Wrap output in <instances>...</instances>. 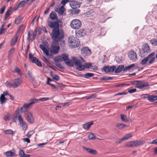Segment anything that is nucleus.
<instances>
[{
  "instance_id": "c9c22d12",
  "label": "nucleus",
  "mask_w": 157,
  "mask_h": 157,
  "mask_svg": "<svg viewBox=\"0 0 157 157\" xmlns=\"http://www.w3.org/2000/svg\"><path fill=\"white\" fill-rule=\"evenodd\" d=\"M11 12V10H8L6 11L4 18V20L6 21V20L7 18L10 15Z\"/></svg>"
},
{
  "instance_id": "e2e57ef3",
  "label": "nucleus",
  "mask_w": 157,
  "mask_h": 157,
  "mask_svg": "<svg viewBox=\"0 0 157 157\" xmlns=\"http://www.w3.org/2000/svg\"><path fill=\"white\" fill-rule=\"evenodd\" d=\"M49 98H40L38 99L39 101H44L49 100Z\"/></svg>"
},
{
  "instance_id": "f704fd0d",
  "label": "nucleus",
  "mask_w": 157,
  "mask_h": 157,
  "mask_svg": "<svg viewBox=\"0 0 157 157\" xmlns=\"http://www.w3.org/2000/svg\"><path fill=\"white\" fill-rule=\"evenodd\" d=\"M12 72L14 73H17L18 75H21V70L17 67H15L14 69L12 71Z\"/></svg>"
},
{
  "instance_id": "ddd939ff",
  "label": "nucleus",
  "mask_w": 157,
  "mask_h": 157,
  "mask_svg": "<svg viewBox=\"0 0 157 157\" xmlns=\"http://www.w3.org/2000/svg\"><path fill=\"white\" fill-rule=\"evenodd\" d=\"M128 56L131 60L135 61L137 59V55L136 53L133 50L129 52Z\"/></svg>"
},
{
  "instance_id": "13d9d810",
  "label": "nucleus",
  "mask_w": 157,
  "mask_h": 157,
  "mask_svg": "<svg viewBox=\"0 0 157 157\" xmlns=\"http://www.w3.org/2000/svg\"><path fill=\"white\" fill-rule=\"evenodd\" d=\"M21 21V17H18L16 19L15 21V23L16 24H18Z\"/></svg>"
},
{
  "instance_id": "4d7b16f0",
  "label": "nucleus",
  "mask_w": 157,
  "mask_h": 157,
  "mask_svg": "<svg viewBox=\"0 0 157 157\" xmlns=\"http://www.w3.org/2000/svg\"><path fill=\"white\" fill-rule=\"evenodd\" d=\"M28 36H27V40L29 41H31L32 38H31L32 34H31V32L29 31L28 32Z\"/></svg>"
},
{
  "instance_id": "2eb2a0df",
  "label": "nucleus",
  "mask_w": 157,
  "mask_h": 157,
  "mask_svg": "<svg viewBox=\"0 0 157 157\" xmlns=\"http://www.w3.org/2000/svg\"><path fill=\"white\" fill-rule=\"evenodd\" d=\"M155 53L154 52L151 53L146 58L148 59V63L151 64L155 61V58L154 57Z\"/></svg>"
},
{
  "instance_id": "a18cd8bd",
  "label": "nucleus",
  "mask_w": 157,
  "mask_h": 157,
  "mask_svg": "<svg viewBox=\"0 0 157 157\" xmlns=\"http://www.w3.org/2000/svg\"><path fill=\"white\" fill-rule=\"evenodd\" d=\"M38 17L37 16H35L32 21L31 24H32V25H33L35 22L37 23L38 21Z\"/></svg>"
},
{
  "instance_id": "37998d69",
  "label": "nucleus",
  "mask_w": 157,
  "mask_h": 157,
  "mask_svg": "<svg viewBox=\"0 0 157 157\" xmlns=\"http://www.w3.org/2000/svg\"><path fill=\"white\" fill-rule=\"evenodd\" d=\"M141 64L142 65H145L146 64L147 65H149L148 63V59H147L146 57L142 61Z\"/></svg>"
},
{
  "instance_id": "72a5a7b5",
  "label": "nucleus",
  "mask_w": 157,
  "mask_h": 157,
  "mask_svg": "<svg viewBox=\"0 0 157 157\" xmlns=\"http://www.w3.org/2000/svg\"><path fill=\"white\" fill-rule=\"evenodd\" d=\"M63 61L62 55L56 57L54 59V61L56 63L62 62Z\"/></svg>"
},
{
  "instance_id": "cd10ccee",
  "label": "nucleus",
  "mask_w": 157,
  "mask_h": 157,
  "mask_svg": "<svg viewBox=\"0 0 157 157\" xmlns=\"http://www.w3.org/2000/svg\"><path fill=\"white\" fill-rule=\"evenodd\" d=\"M39 100L36 98H31L29 100V105L31 106L32 105L38 102Z\"/></svg>"
},
{
  "instance_id": "6ab92c4d",
  "label": "nucleus",
  "mask_w": 157,
  "mask_h": 157,
  "mask_svg": "<svg viewBox=\"0 0 157 157\" xmlns=\"http://www.w3.org/2000/svg\"><path fill=\"white\" fill-rule=\"evenodd\" d=\"M81 53L83 54L89 55L91 53V50L87 47H83L81 50Z\"/></svg>"
},
{
  "instance_id": "603ef678",
  "label": "nucleus",
  "mask_w": 157,
  "mask_h": 157,
  "mask_svg": "<svg viewBox=\"0 0 157 157\" xmlns=\"http://www.w3.org/2000/svg\"><path fill=\"white\" fill-rule=\"evenodd\" d=\"M34 133L33 131H31L27 133L26 136L28 138L30 137Z\"/></svg>"
},
{
  "instance_id": "3c124183",
  "label": "nucleus",
  "mask_w": 157,
  "mask_h": 157,
  "mask_svg": "<svg viewBox=\"0 0 157 157\" xmlns=\"http://www.w3.org/2000/svg\"><path fill=\"white\" fill-rule=\"evenodd\" d=\"M52 78L53 79L57 81L59 80L60 79L59 76L58 75H56L55 74L52 75Z\"/></svg>"
},
{
  "instance_id": "dca6fc26",
  "label": "nucleus",
  "mask_w": 157,
  "mask_h": 157,
  "mask_svg": "<svg viewBox=\"0 0 157 157\" xmlns=\"http://www.w3.org/2000/svg\"><path fill=\"white\" fill-rule=\"evenodd\" d=\"M116 67L115 66L109 67L108 66L103 67L104 71L106 73L112 72L115 69Z\"/></svg>"
},
{
  "instance_id": "f8f14e48",
  "label": "nucleus",
  "mask_w": 157,
  "mask_h": 157,
  "mask_svg": "<svg viewBox=\"0 0 157 157\" xmlns=\"http://www.w3.org/2000/svg\"><path fill=\"white\" fill-rule=\"evenodd\" d=\"M18 119L20 124L22 127L23 129L25 130L28 127L27 124L24 121L21 115H18Z\"/></svg>"
},
{
  "instance_id": "a19ab883",
  "label": "nucleus",
  "mask_w": 157,
  "mask_h": 157,
  "mask_svg": "<svg viewBox=\"0 0 157 157\" xmlns=\"http://www.w3.org/2000/svg\"><path fill=\"white\" fill-rule=\"evenodd\" d=\"M121 119L122 121L125 122L127 121V117L124 114H121Z\"/></svg>"
},
{
  "instance_id": "09e8293b",
  "label": "nucleus",
  "mask_w": 157,
  "mask_h": 157,
  "mask_svg": "<svg viewBox=\"0 0 157 157\" xmlns=\"http://www.w3.org/2000/svg\"><path fill=\"white\" fill-rule=\"evenodd\" d=\"M94 12L92 10H90L89 11H88L86 13V16L88 17L91 16L93 15Z\"/></svg>"
},
{
  "instance_id": "9d476101",
  "label": "nucleus",
  "mask_w": 157,
  "mask_h": 157,
  "mask_svg": "<svg viewBox=\"0 0 157 157\" xmlns=\"http://www.w3.org/2000/svg\"><path fill=\"white\" fill-rule=\"evenodd\" d=\"M29 58L33 63H35L38 66L40 67L42 66L41 62L36 57H33V55L31 53L29 54Z\"/></svg>"
},
{
  "instance_id": "8fccbe9b",
  "label": "nucleus",
  "mask_w": 157,
  "mask_h": 157,
  "mask_svg": "<svg viewBox=\"0 0 157 157\" xmlns=\"http://www.w3.org/2000/svg\"><path fill=\"white\" fill-rule=\"evenodd\" d=\"M94 74L91 73H87L85 74L84 75L86 78H88L89 77H91L94 75Z\"/></svg>"
},
{
  "instance_id": "de8ad7c7",
  "label": "nucleus",
  "mask_w": 157,
  "mask_h": 157,
  "mask_svg": "<svg viewBox=\"0 0 157 157\" xmlns=\"http://www.w3.org/2000/svg\"><path fill=\"white\" fill-rule=\"evenodd\" d=\"M25 3L24 1H21L20 2L17 6V8H18L20 7H23L24 6Z\"/></svg>"
},
{
  "instance_id": "5701e85b",
  "label": "nucleus",
  "mask_w": 157,
  "mask_h": 157,
  "mask_svg": "<svg viewBox=\"0 0 157 157\" xmlns=\"http://www.w3.org/2000/svg\"><path fill=\"white\" fill-rule=\"evenodd\" d=\"M116 126L119 129H122L128 127V126L126 124L118 123L116 124Z\"/></svg>"
},
{
  "instance_id": "6e6d98bb",
  "label": "nucleus",
  "mask_w": 157,
  "mask_h": 157,
  "mask_svg": "<svg viewBox=\"0 0 157 157\" xmlns=\"http://www.w3.org/2000/svg\"><path fill=\"white\" fill-rule=\"evenodd\" d=\"M25 153L23 150H20L19 151V155L21 157H24Z\"/></svg>"
},
{
  "instance_id": "e433bc0d",
  "label": "nucleus",
  "mask_w": 157,
  "mask_h": 157,
  "mask_svg": "<svg viewBox=\"0 0 157 157\" xmlns=\"http://www.w3.org/2000/svg\"><path fill=\"white\" fill-rule=\"evenodd\" d=\"M3 132L6 134H11L13 135L14 134V132L12 129H8L4 130Z\"/></svg>"
},
{
  "instance_id": "f03ea898",
  "label": "nucleus",
  "mask_w": 157,
  "mask_h": 157,
  "mask_svg": "<svg viewBox=\"0 0 157 157\" xmlns=\"http://www.w3.org/2000/svg\"><path fill=\"white\" fill-rule=\"evenodd\" d=\"M64 33L63 31L58 29H53L51 34V36L53 40V43L57 44L58 42L61 41L64 36Z\"/></svg>"
},
{
  "instance_id": "69168bd1",
  "label": "nucleus",
  "mask_w": 157,
  "mask_h": 157,
  "mask_svg": "<svg viewBox=\"0 0 157 157\" xmlns=\"http://www.w3.org/2000/svg\"><path fill=\"white\" fill-rule=\"evenodd\" d=\"M15 49L14 48H12L10 49L8 52L9 55H11L13 54L14 52Z\"/></svg>"
},
{
  "instance_id": "c03bdc74",
  "label": "nucleus",
  "mask_w": 157,
  "mask_h": 157,
  "mask_svg": "<svg viewBox=\"0 0 157 157\" xmlns=\"http://www.w3.org/2000/svg\"><path fill=\"white\" fill-rule=\"evenodd\" d=\"M62 56L63 60L64 61L65 63L68 59L67 56L65 54H62Z\"/></svg>"
},
{
  "instance_id": "412c9836",
  "label": "nucleus",
  "mask_w": 157,
  "mask_h": 157,
  "mask_svg": "<svg viewBox=\"0 0 157 157\" xmlns=\"http://www.w3.org/2000/svg\"><path fill=\"white\" fill-rule=\"evenodd\" d=\"M16 153L15 151L12 152L11 151H9L5 153V155L7 157H12L16 155Z\"/></svg>"
},
{
  "instance_id": "b1692460",
  "label": "nucleus",
  "mask_w": 157,
  "mask_h": 157,
  "mask_svg": "<svg viewBox=\"0 0 157 157\" xmlns=\"http://www.w3.org/2000/svg\"><path fill=\"white\" fill-rule=\"evenodd\" d=\"M148 100L150 102H152L157 100V96L154 95H149Z\"/></svg>"
},
{
  "instance_id": "9b49d317",
  "label": "nucleus",
  "mask_w": 157,
  "mask_h": 157,
  "mask_svg": "<svg viewBox=\"0 0 157 157\" xmlns=\"http://www.w3.org/2000/svg\"><path fill=\"white\" fill-rule=\"evenodd\" d=\"M75 33L76 36L78 37H83L86 34V31L83 29H77Z\"/></svg>"
},
{
  "instance_id": "ea45409f",
  "label": "nucleus",
  "mask_w": 157,
  "mask_h": 157,
  "mask_svg": "<svg viewBox=\"0 0 157 157\" xmlns=\"http://www.w3.org/2000/svg\"><path fill=\"white\" fill-rule=\"evenodd\" d=\"M65 63L68 66L72 67L73 65V62L70 59H69Z\"/></svg>"
},
{
  "instance_id": "49530a36",
  "label": "nucleus",
  "mask_w": 157,
  "mask_h": 157,
  "mask_svg": "<svg viewBox=\"0 0 157 157\" xmlns=\"http://www.w3.org/2000/svg\"><path fill=\"white\" fill-rule=\"evenodd\" d=\"M85 68L84 65H83L82 64L79 66H78L77 68L80 71H82L84 70Z\"/></svg>"
},
{
  "instance_id": "4be33fe9",
  "label": "nucleus",
  "mask_w": 157,
  "mask_h": 157,
  "mask_svg": "<svg viewBox=\"0 0 157 157\" xmlns=\"http://www.w3.org/2000/svg\"><path fill=\"white\" fill-rule=\"evenodd\" d=\"M93 124V121L88 122L83 125V128L85 130H88L91 125Z\"/></svg>"
},
{
  "instance_id": "2f4dec72",
  "label": "nucleus",
  "mask_w": 157,
  "mask_h": 157,
  "mask_svg": "<svg viewBox=\"0 0 157 157\" xmlns=\"http://www.w3.org/2000/svg\"><path fill=\"white\" fill-rule=\"evenodd\" d=\"M133 134L132 133H130L126 134L123 137L124 140H126L128 139L129 138L132 137L133 136Z\"/></svg>"
},
{
  "instance_id": "0e129e2a",
  "label": "nucleus",
  "mask_w": 157,
  "mask_h": 157,
  "mask_svg": "<svg viewBox=\"0 0 157 157\" xmlns=\"http://www.w3.org/2000/svg\"><path fill=\"white\" fill-rule=\"evenodd\" d=\"M84 66L85 67L87 68H89L92 66V64L90 63H85Z\"/></svg>"
},
{
  "instance_id": "7c9ffc66",
  "label": "nucleus",
  "mask_w": 157,
  "mask_h": 157,
  "mask_svg": "<svg viewBox=\"0 0 157 157\" xmlns=\"http://www.w3.org/2000/svg\"><path fill=\"white\" fill-rule=\"evenodd\" d=\"M124 66L121 65H119L115 70V72L118 73L120 72L124 69Z\"/></svg>"
},
{
  "instance_id": "aec40b11",
  "label": "nucleus",
  "mask_w": 157,
  "mask_h": 157,
  "mask_svg": "<svg viewBox=\"0 0 157 157\" xmlns=\"http://www.w3.org/2000/svg\"><path fill=\"white\" fill-rule=\"evenodd\" d=\"M82 148L88 153L92 155H96L97 154V151L96 150L91 149L90 148L86 147L84 146H83Z\"/></svg>"
},
{
  "instance_id": "393cba45",
  "label": "nucleus",
  "mask_w": 157,
  "mask_h": 157,
  "mask_svg": "<svg viewBox=\"0 0 157 157\" xmlns=\"http://www.w3.org/2000/svg\"><path fill=\"white\" fill-rule=\"evenodd\" d=\"M143 49L144 52L147 53L150 51V47L147 44H146L144 46Z\"/></svg>"
},
{
  "instance_id": "423d86ee",
  "label": "nucleus",
  "mask_w": 157,
  "mask_h": 157,
  "mask_svg": "<svg viewBox=\"0 0 157 157\" xmlns=\"http://www.w3.org/2000/svg\"><path fill=\"white\" fill-rule=\"evenodd\" d=\"M70 25L71 27L73 29H77L81 26L82 23L79 20L75 19L71 22Z\"/></svg>"
},
{
  "instance_id": "680f3d73",
  "label": "nucleus",
  "mask_w": 157,
  "mask_h": 157,
  "mask_svg": "<svg viewBox=\"0 0 157 157\" xmlns=\"http://www.w3.org/2000/svg\"><path fill=\"white\" fill-rule=\"evenodd\" d=\"M69 1V0H62L61 1V3L63 5L62 6H64L66 3L68 2Z\"/></svg>"
},
{
  "instance_id": "052dcab7",
  "label": "nucleus",
  "mask_w": 157,
  "mask_h": 157,
  "mask_svg": "<svg viewBox=\"0 0 157 157\" xmlns=\"http://www.w3.org/2000/svg\"><path fill=\"white\" fill-rule=\"evenodd\" d=\"M37 32V30H35V32H34L33 33V36H32V38L31 41H33L35 39V37H36V34Z\"/></svg>"
},
{
  "instance_id": "4c0bfd02",
  "label": "nucleus",
  "mask_w": 157,
  "mask_h": 157,
  "mask_svg": "<svg viewBox=\"0 0 157 157\" xmlns=\"http://www.w3.org/2000/svg\"><path fill=\"white\" fill-rule=\"evenodd\" d=\"M88 137L90 139H96V136L95 135L92 133H90L88 136ZM97 139H99L98 138H97Z\"/></svg>"
},
{
  "instance_id": "39448f33",
  "label": "nucleus",
  "mask_w": 157,
  "mask_h": 157,
  "mask_svg": "<svg viewBox=\"0 0 157 157\" xmlns=\"http://www.w3.org/2000/svg\"><path fill=\"white\" fill-rule=\"evenodd\" d=\"M145 143V141L144 140L132 141L127 142L126 143L125 146L128 147H135L143 144Z\"/></svg>"
},
{
  "instance_id": "bb28decb",
  "label": "nucleus",
  "mask_w": 157,
  "mask_h": 157,
  "mask_svg": "<svg viewBox=\"0 0 157 157\" xmlns=\"http://www.w3.org/2000/svg\"><path fill=\"white\" fill-rule=\"evenodd\" d=\"M73 59L75 65L76 66H78L81 64L82 63V61L75 57L73 58Z\"/></svg>"
},
{
  "instance_id": "bf43d9fd",
  "label": "nucleus",
  "mask_w": 157,
  "mask_h": 157,
  "mask_svg": "<svg viewBox=\"0 0 157 157\" xmlns=\"http://www.w3.org/2000/svg\"><path fill=\"white\" fill-rule=\"evenodd\" d=\"M71 104V102H68L64 103H62L61 104V105H62L64 107L65 106H68L70 105Z\"/></svg>"
},
{
  "instance_id": "774afa93",
  "label": "nucleus",
  "mask_w": 157,
  "mask_h": 157,
  "mask_svg": "<svg viewBox=\"0 0 157 157\" xmlns=\"http://www.w3.org/2000/svg\"><path fill=\"white\" fill-rule=\"evenodd\" d=\"M6 29L3 28H1L0 29V35L2 34L6 31Z\"/></svg>"
},
{
  "instance_id": "a211bd4d",
  "label": "nucleus",
  "mask_w": 157,
  "mask_h": 157,
  "mask_svg": "<svg viewBox=\"0 0 157 157\" xmlns=\"http://www.w3.org/2000/svg\"><path fill=\"white\" fill-rule=\"evenodd\" d=\"M30 107L31 106L29 103L25 104L21 108V111L22 113L26 112L28 111Z\"/></svg>"
},
{
  "instance_id": "864d4df0",
  "label": "nucleus",
  "mask_w": 157,
  "mask_h": 157,
  "mask_svg": "<svg viewBox=\"0 0 157 157\" xmlns=\"http://www.w3.org/2000/svg\"><path fill=\"white\" fill-rule=\"evenodd\" d=\"M47 83L53 87V89L52 90H52L53 91H55L56 90H56L57 88L56 87V86L48 82H47Z\"/></svg>"
},
{
  "instance_id": "f257e3e1",
  "label": "nucleus",
  "mask_w": 157,
  "mask_h": 157,
  "mask_svg": "<svg viewBox=\"0 0 157 157\" xmlns=\"http://www.w3.org/2000/svg\"><path fill=\"white\" fill-rule=\"evenodd\" d=\"M57 44L52 42L51 47L48 49L46 48L43 44L40 45L39 47L47 56L51 57L57 54L59 51V47L58 46L54 45Z\"/></svg>"
},
{
  "instance_id": "c756f323",
  "label": "nucleus",
  "mask_w": 157,
  "mask_h": 157,
  "mask_svg": "<svg viewBox=\"0 0 157 157\" xmlns=\"http://www.w3.org/2000/svg\"><path fill=\"white\" fill-rule=\"evenodd\" d=\"M135 66V64H132L130 65L125 67L123 69L124 71H126L128 70H129L132 69V68L134 67Z\"/></svg>"
},
{
  "instance_id": "338daca9",
  "label": "nucleus",
  "mask_w": 157,
  "mask_h": 157,
  "mask_svg": "<svg viewBox=\"0 0 157 157\" xmlns=\"http://www.w3.org/2000/svg\"><path fill=\"white\" fill-rule=\"evenodd\" d=\"M43 60L44 62L46 64H48L50 63L49 61L45 57H44V58L43 59Z\"/></svg>"
},
{
  "instance_id": "20e7f679",
  "label": "nucleus",
  "mask_w": 157,
  "mask_h": 157,
  "mask_svg": "<svg viewBox=\"0 0 157 157\" xmlns=\"http://www.w3.org/2000/svg\"><path fill=\"white\" fill-rule=\"evenodd\" d=\"M149 83L147 82L139 81L137 82L135 88L140 89L142 90H144L149 88Z\"/></svg>"
},
{
  "instance_id": "f3484780",
  "label": "nucleus",
  "mask_w": 157,
  "mask_h": 157,
  "mask_svg": "<svg viewBox=\"0 0 157 157\" xmlns=\"http://www.w3.org/2000/svg\"><path fill=\"white\" fill-rule=\"evenodd\" d=\"M70 5L73 9H76L80 7V4L76 1H71L70 2Z\"/></svg>"
},
{
  "instance_id": "a878e982",
  "label": "nucleus",
  "mask_w": 157,
  "mask_h": 157,
  "mask_svg": "<svg viewBox=\"0 0 157 157\" xmlns=\"http://www.w3.org/2000/svg\"><path fill=\"white\" fill-rule=\"evenodd\" d=\"M49 17L51 19L53 20L56 19L57 18L56 13L54 11H52L49 15Z\"/></svg>"
},
{
  "instance_id": "c85d7f7f",
  "label": "nucleus",
  "mask_w": 157,
  "mask_h": 157,
  "mask_svg": "<svg viewBox=\"0 0 157 157\" xmlns=\"http://www.w3.org/2000/svg\"><path fill=\"white\" fill-rule=\"evenodd\" d=\"M65 9L64 7L63 6H61L59 9L58 11V13L59 15V16L60 15H63L65 11Z\"/></svg>"
},
{
  "instance_id": "1a4fd4ad",
  "label": "nucleus",
  "mask_w": 157,
  "mask_h": 157,
  "mask_svg": "<svg viewBox=\"0 0 157 157\" xmlns=\"http://www.w3.org/2000/svg\"><path fill=\"white\" fill-rule=\"evenodd\" d=\"M23 27V26L21 25L19 27V29L17 30V33L14 36L11 40L10 43V45L11 46H13L16 44V43L17 42L18 38L19 35L18 33L20 32V30Z\"/></svg>"
},
{
  "instance_id": "58836bf2",
  "label": "nucleus",
  "mask_w": 157,
  "mask_h": 157,
  "mask_svg": "<svg viewBox=\"0 0 157 157\" xmlns=\"http://www.w3.org/2000/svg\"><path fill=\"white\" fill-rule=\"evenodd\" d=\"M6 98L5 97V95L3 94H2L0 98V102L1 104H2L6 101Z\"/></svg>"
},
{
  "instance_id": "6e6552de",
  "label": "nucleus",
  "mask_w": 157,
  "mask_h": 157,
  "mask_svg": "<svg viewBox=\"0 0 157 157\" xmlns=\"http://www.w3.org/2000/svg\"><path fill=\"white\" fill-rule=\"evenodd\" d=\"M60 22L59 20L53 21H48V25L50 28L53 29H58L59 28V23Z\"/></svg>"
},
{
  "instance_id": "4468645a",
  "label": "nucleus",
  "mask_w": 157,
  "mask_h": 157,
  "mask_svg": "<svg viewBox=\"0 0 157 157\" xmlns=\"http://www.w3.org/2000/svg\"><path fill=\"white\" fill-rule=\"evenodd\" d=\"M26 119L29 123H33L34 122V118L32 114L30 112L27 113L25 115Z\"/></svg>"
},
{
  "instance_id": "79ce46f5",
  "label": "nucleus",
  "mask_w": 157,
  "mask_h": 157,
  "mask_svg": "<svg viewBox=\"0 0 157 157\" xmlns=\"http://www.w3.org/2000/svg\"><path fill=\"white\" fill-rule=\"evenodd\" d=\"M27 76L26 77L27 78H29L30 79H32L33 78V76L32 73V72H30V71H29L27 74Z\"/></svg>"
},
{
  "instance_id": "473e14b6",
  "label": "nucleus",
  "mask_w": 157,
  "mask_h": 157,
  "mask_svg": "<svg viewBox=\"0 0 157 157\" xmlns=\"http://www.w3.org/2000/svg\"><path fill=\"white\" fill-rule=\"evenodd\" d=\"M150 42L152 46L154 47L157 46V39L153 38L150 40Z\"/></svg>"
},
{
  "instance_id": "5fc2aeb1",
  "label": "nucleus",
  "mask_w": 157,
  "mask_h": 157,
  "mask_svg": "<svg viewBox=\"0 0 157 157\" xmlns=\"http://www.w3.org/2000/svg\"><path fill=\"white\" fill-rule=\"evenodd\" d=\"M126 85H128V86H129L130 84H124L123 83H119L118 84H117L115 86L116 87H121V88H122V87L123 86H126Z\"/></svg>"
},
{
  "instance_id": "7ed1b4c3",
  "label": "nucleus",
  "mask_w": 157,
  "mask_h": 157,
  "mask_svg": "<svg viewBox=\"0 0 157 157\" xmlns=\"http://www.w3.org/2000/svg\"><path fill=\"white\" fill-rule=\"evenodd\" d=\"M22 83V79L20 78H18L10 81H7L5 83L7 87L13 88L18 87Z\"/></svg>"
},
{
  "instance_id": "0eeeda50",
  "label": "nucleus",
  "mask_w": 157,
  "mask_h": 157,
  "mask_svg": "<svg viewBox=\"0 0 157 157\" xmlns=\"http://www.w3.org/2000/svg\"><path fill=\"white\" fill-rule=\"evenodd\" d=\"M78 40L75 37H70L68 39L69 45L72 48L77 47L79 44V42Z\"/></svg>"
}]
</instances>
